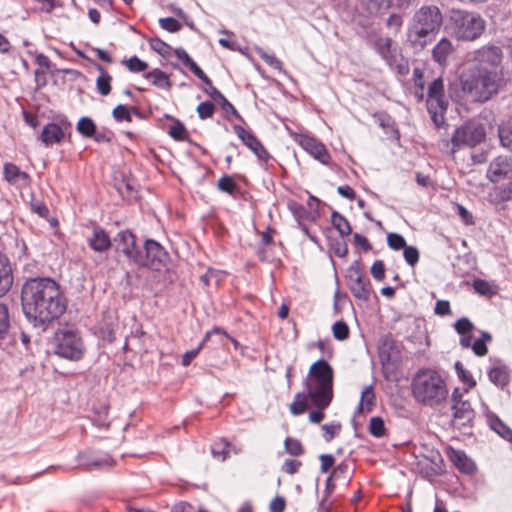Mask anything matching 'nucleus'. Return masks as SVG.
<instances>
[{
  "mask_svg": "<svg viewBox=\"0 0 512 512\" xmlns=\"http://www.w3.org/2000/svg\"><path fill=\"white\" fill-rule=\"evenodd\" d=\"M23 312L34 327L45 331L66 310L67 301L51 278L28 279L21 292Z\"/></svg>",
  "mask_w": 512,
  "mask_h": 512,
  "instance_id": "obj_1",
  "label": "nucleus"
},
{
  "mask_svg": "<svg viewBox=\"0 0 512 512\" xmlns=\"http://www.w3.org/2000/svg\"><path fill=\"white\" fill-rule=\"evenodd\" d=\"M443 22L444 15L438 5L433 3L421 5L407 22L406 43L414 51L424 50L436 38Z\"/></svg>",
  "mask_w": 512,
  "mask_h": 512,
  "instance_id": "obj_2",
  "label": "nucleus"
},
{
  "mask_svg": "<svg viewBox=\"0 0 512 512\" xmlns=\"http://www.w3.org/2000/svg\"><path fill=\"white\" fill-rule=\"evenodd\" d=\"M411 393L417 403L435 408L446 401L449 392L445 380L436 370L421 368L412 377Z\"/></svg>",
  "mask_w": 512,
  "mask_h": 512,
  "instance_id": "obj_3",
  "label": "nucleus"
},
{
  "mask_svg": "<svg viewBox=\"0 0 512 512\" xmlns=\"http://www.w3.org/2000/svg\"><path fill=\"white\" fill-rule=\"evenodd\" d=\"M464 94L473 102L485 103L496 95L502 85L499 72L484 66L467 70L460 78Z\"/></svg>",
  "mask_w": 512,
  "mask_h": 512,
  "instance_id": "obj_4",
  "label": "nucleus"
},
{
  "mask_svg": "<svg viewBox=\"0 0 512 512\" xmlns=\"http://www.w3.org/2000/svg\"><path fill=\"white\" fill-rule=\"evenodd\" d=\"M448 28L458 41L472 42L485 32L486 21L477 12L453 9L450 12Z\"/></svg>",
  "mask_w": 512,
  "mask_h": 512,
  "instance_id": "obj_5",
  "label": "nucleus"
},
{
  "mask_svg": "<svg viewBox=\"0 0 512 512\" xmlns=\"http://www.w3.org/2000/svg\"><path fill=\"white\" fill-rule=\"evenodd\" d=\"M308 376L312 378L310 383L312 404L327 408L333 399V368L326 360L318 359L311 365Z\"/></svg>",
  "mask_w": 512,
  "mask_h": 512,
  "instance_id": "obj_6",
  "label": "nucleus"
},
{
  "mask_svg": "<svg viewBox=\"0 0 512 512\" xmlns=\"http://www.w3.org/2000/svg\"><path fill=\"white\" fill-rule=\"evenodd\" d=\"M426 106L434 125L437 128L442 127L445 124V114L449 106V100L445 95L442 77L434 79L429 84Z\"/></svg>",
  "mask_w": 512,
  "mask_h": 512,
  "instance_id": "obj_7",
  "label": "nucleus"
},
{
  "mask_svg": "<svg viewBox=\"0 0 512 512\" xmlns=\"http://www.w3.org/2000/svg\"><path fill=\"white\" fill-rule=\"evenodd\" d=\"M55 353L69 360L83 357L85 346L80 334L72 329L59 330L55 335Z\"/></svg>",
  "mask_w": 512,
  "mask_h": 512,
  "instance_id": "obj_8",
  "label": "nucleus"
},
{
  "mask_svg": "<svg viewBox=\"0 0 512 512\" xmlns=\"http://www.w3.org/2000/svg\"><path fill=\"white\" fill-rule=\"evenodd\" d=\"M486 136L485 128L482 124L468 121L456 128L451 142L453 151L461 146L475 147L480 144Z\"/></svg>",
  "mask_w": 512,
  "mask_h": 512,
  "instance_id": "obj_9",
  "label": "nucleus"
},
{
  "mask_svg": "<svg viewBox=\"0 0 512 512\" xmlns=\"http://www.w3.org/2000/svg\"><path fill=\"white\" fill-rule=\"evenodd\" d=\"M346 278L352 295L359 301L367 302L370 299L372 285L365 277L358 261L348 268Z\"/></svg>",
  "mask_w": 512,
  "mask_h": 512,
  "instance_id": "obj_10",
  "label": "nucleus"
},
{
  "mask_svg": "<svg viewBox=\"0 0 512 512\" xmlns=\"http://www.w3.org/2000/svg\"><path fill=\"white\" fill-rule=\"evenodd\" d=\"M469 62H475L481 66L489 65L498 67L503 60V51L501 47L494 44H486L467 54Z\"/></svg>",
  "mask_w": 512,
  "mask_h": 512,
  "instance_id": "obj_11",
  "label": "nucleus"
},
{
  "mask_svg": "<svg viewBox=\"0 0 512 512\" xmlns=\"http://www.w3.org/2000/svg\"><path fill=\"white\" fill-rule=\"evenodd\" d=\"M141 258L142 261L137 262V265L160 270L167 258V253L158 242L148 239L143 249H141Z\"/></svg>",
  "mask_w": 512,
  "mask_h": 512,
  "instance_id": "obj_12",
  "label": "nucleus"
},
{
  "mask_svg": "<svg viewBox=\"0 0 512 512\" xmlns=\"http://www.w3.org/2000/svg\"><path fill=\"white\" fill-rule=\"evenodd\" d=\"M116 249L128 260L137 264L141 262V248L136 243V237L130 231H120L115 237Z\"/></svg>",
  "mask_w": 512,
  "mask_h": 512,
  "instance_id": "obj_13",
  "label": "nucleus"
},
{
  "mask_svg": "<svg viewBox=\"0 0 512 512\" xmlns=\"http://www.w3.org/2000/svg\"><path fill=\"white\" fill-rule=\"evenodd\" d=\"M233 130L242 143L249 148L260 161L267 162L270 155L260 140L250 130L241 125H234Z\"/></svg>",
  "mask_w": 512,
  "mask_h": 512,
  "instance_id": "obj_14",
  "label": "nucleus"
},
{
  "mask_svg": "<svg viewBox=\"0 0 512 512\" xmlns=\"http://www.w3.org/2000/svg\"><path fill=\"white\" fill-rule=\"evenodd\" d=\"M453 423L459 428H471L475 419V411L469 400L451 404Z\"/></svg>",
  "mask_w": 512,
  "mask_h": 512,
  "instance_id": "obj_15",
  "label": "nucleus"
},
{
  "mask_svg": "<svg viewBox=\"0 0 512 512\" xmlns=\"http://www.w3.org/2000/svg\"><path fill=\"white\" fill-rule=\"evenodd\" d=\"M371 45L387 65L395 64L399 53L398 49L393 47V40L390 37L376 35L371 39Z\"/></svg>",
  "mask_w": 512,
  "mask_h": 512,
  "instance_id": "obj_16",
  "label": "nucleus"
},
{
  "mask_svg": "<svg viewBox=\"0 0 512 512\" xmlns=\"http://www.w3.org/2000/svg\"><path fill=\"white\" fill-rule=\"evenodd\" d=\"M299 144L315 160L319 161L323 165H329L331 156L323 143L313 137L304 135L301 136Z\"/></svg>",
  "mask_w": 512,
  "mask_h": 512,
  "instance_id": "obj_17",
  "label": "nucleus"
},
{
  "mask_svg": "<svg viewBox=\"0 0 512 512\" xmlns=\"http://www.w3.org/2000/svg\"><path fill=\"white\" fill-rule=\"evenodd\" d=\"M80 466L85 469L98 468L102 466H112L113 459L108 455H96L93 452H81L78 454Z\"/></svg>",
  "mask_w": 512,
  "mask_h": 512,
  "instance_id": "obj_18",
  "label": "nucleus"
},
{
  "mask_svg": "<svg viewBox=\"0 0 512 512\" xmlns=\"http://www.w3.org/2000/svg\"><path fill=\"white\" fill-rule=\"evenodd\" d=\"M226 194L231 195L234 199H246L247 182L243 176L233 175L226 176Z\"/></svg>",
  "mask_w": 512,
  "mask_h": 512,
  "instance_id": "obj_19",
  "label": "nucleus"
},
{
  "mask_svg": "<svg viewBox=\"0 0 512 512\" xmlns=\"http://www.w3.org/2000/svg\"><path fill=\"white\" fill-rule=\"evenodd\" d=\"M13 273L8 257L0 252V298L12 287Z\"/></svg>",
  "mask_w": 512,
  "mask_h": 512,
  "instance_id": "obj_20",
  "label": "nucleus"
},
{
  "mask_svg": "<svg viewBox=\"0 0 512 512\" xmlns=\"http://www.w3.org/2000/svg\"><path fill=\"white\" fill-rule=\"evenodd\" d=\"M454 46L447 37L441 38L432 49V59L440 66H446L449 56L453 53Z\"/></svg>",
  "mask_w": 512,
  "mask_h": 512,
  "instance_id": "obj_21",
  "label": "nucleus"
},
{
  "mask_svg": "<svg viewBox=\"0 0 512 512\" xmlns=\"http://www.w3.org/2000/svg\"><path fill=\"white\" fill-rule=\"evenodd\" d=\"M4 177L10 184L19 188L26 187L29 184L28 174L12 163L4 165Z\"/></svg>",
  "mask_w": 512,
  "mask_h": 512,
  "instance_id": "obj_22",
  "label": "nucleus"
},
{
  "mask_svg": "<svg viewBox=\"0 0 512 512\" xmlns=\"http://www.w3.org/2000/svg\"><path fill=\"white\" fill-rule=\"evenodd\" d=\"M509 170L510 165L507 162V159L503 157H497L489 164L487 169V178L491 182H499L508 174Z\"/></svg>",
  "mask_w": 512,
  "mask_h": 512,
  "instance_id": "obj_23",
  "label": "nucleus"
},
{
  "mask_svg": "<svg viewBox=\"0 0 512 512\" xmlns=\"http://www.w3.org/2000/svg\"><path fill=\"white\" fill-rule=\"evenodd\" d=\"M450 459L455 467L462 473L472 475L476 471L474 461L462 450H452Z\"/></svg>",
  "mask_w": 512,
  "mask_h": 512,
  "instance_id": "obj_24",
  "label": "nucleus"
},
{
  "mask_svg": "<svg viewBox=\"0 0 512 512\" xmlns=\"http://www.w3.org/2000/svg\"><path fill=\"white\" fill-rule=\"evenodd\" d=\"M65 136L63 129L56 123H48L41 133V140L46 146L60 143Z\"/></svg>",
  "mask_w": 512,
  "mask_h": 512,
  "instance_id": "obj_25",
  "label": "nucleus"
},
{
  "mask_svg": "<svg viewBox=\"0 0 512 512\" xmlns=\"http://www.w3.org/2000/svg\"><path fill=\"white\" fill-rule=\"evenodd\" d=\"M304 386L306 388V391L298 392L294 396L293 402L290 404L289 410L292 415L298 416L303 414L306 411L307 408V399H310V393H311V384L308 380H305Z\"/></svg>",
  "mask_w": 512,
  "mask_h": 512,
  "instance_id": "obj_26",
  "label": "nucleus"
},
{
  "mask_svg": "<svg viewBox=\"0 0 512 512\" xmlns=\"http://www.w3.org/2000/svg\"><path fill=\"white\" fill-rule=\"evenodd\" d=\"M487 424L491 430L506 441H512V430L493 412L486 414Z\"/></svg>",
  "mask_w": 512,
  "mask_h": 512,
  "instance_id": "obj_27",
  "label": "nucleus"
},
{
  "mask_svg": "<svg viewBox=\"0 0 512 512\" xmlns=\"http://www.w3.org/2000/svg\"><path fill=\"white\" fill-rule=\"evenodd\" d=\"M489 380L497 387L504 388L510 381V369L506 365H499L488 371Z\"/></svg>",
  "mask_w": 512,
  "mask_h": 512,
  "instance_id": "obj_28",
  "label": "nucleus"
},
{
  "mask_svg": "<svg viewBox=\"0 0 512 512\" xmlns=\"http://www.w3.org/2000/svg\"><path fill=\"white\" fill-rule=\"evenodd\" d=\"M362 6L372 16L384 15L392 8L390 0H362Z\"/></svg>",
  "mask_w": 512,
  "mask_h": 512,
  "instance_id": "obj_29",
  "label": "nucleus"
},
{
  "mask_svg": "<svg viewBox=\"0 0 512 512\" xmlns=\"http://www.w3.org/2000/svg\"><path fill=\"white\" fill-rule=\"evenodd\" d=\"M375 405V392L372 385L365 386L361 391L360 401L355 411L356 414L370 412Z\"/></svg>",
  "mask_w": 512,
  "mask_h": 512,
  "instance_id": "obj_30",
  "label": "nucleus"
},
{
  "mask_svg": "<svg viewBox=\"0 0 512 512\" xmlns=\"http://www.w3.org/2000/svg\"><path fill=\"white\" fill-rule=\"evenodd\" d=\"M89 245L94 251L104 252L110 247L111 242L103 229L95 228L92 237L89 239Z\"/></svg>",
  "mask_w": 512,
  "mask_h": 512,
  "instance_id": "obj_31",
  "label": "nucleus"
},
{
  "mask_svg": "<svg viewBox=\"0 0 512 512\" xmlns=\"http://www.w3.org/2000/svg\"><path fill=\"white\" fill-rule=\"evenodd\" d=\"M95 68L99 72V76L96 79L97 91L102 96H107L111 92L112 76L99 64H96Z\"/></svg>",
  "mask_w": 512,
  "mask_h": 512,
  "instance_id": "obj_32",
  "label": "nucleus"
},
{
  "mask_svg": "<svg viewBox=\"0 0 512 512\" xmlns=\"http://www.w3.org/2000/svg\"><path fill=\"white\" fill-rule=\"evenodd\" d=\"M498 136L501 145L512 152V119L499 125Z\"/></svg>",
  "mask_w": 512,
  "mask_h": 512,
  "instance_id": "obj_33",
  "label": "nucleus"
},
{
  "mask_svg": "<svg viewBox=\"0 0 512 512\" xmlns=\"http://www.w3.org/2000/svg\"><path fill=\"white\" fill-rule=\"evenodd\" d=\"M331 222L333 227L339 232L341 237L348 236L351 234V226L348 220L337 211H333L331 214Z\"/></svg>",
  "mask_w": 512,
  "mask_h": 512,
  "instance_id": "obj_34",
  "label": "nucleus"
},
{
  "mask_svg": "<svg viewBox=\"0 0 512 512\" xmlns=\"http://www.w3.org/2000/svg\"><path fill=\"white\" fill-rule=\"evenodd\" d=\"M145 78L159 88L169 89L171 84L167 74L160 69H153L152 71L145 74Z\"/></svg>",
  "mask_w": 512,
  "mask_h": 512,
  "instance_id": "obj_35",
  "label": "nucleus"
},
{
  "mask_svg": "<svg viewBox=\"0 0 512 512\" xmlns=\"http://www.w3.org/2000/svg\"><path fill=\"white\" fill-rule=\"evenodd\" d=\"M328 245L331 251L339 257L344 258L348 254V246L347 243L344 241L343 237L339 235V237H327Z\"/></svg>",
  "mask_w": 512,
  "mask_h": 512,
  "instance_id": "obj_36",
  "label": "nucleus"
},
{
  "mask_svg": "<svg viewBox=\"0 0 512 512\" xmlns=\"http://www.w3.org/2000/svg\"><path fill=\"white\" fill-rule=\"evenodd\" d=\"M288 208L293 214V216L296 218L298 223L301 222L302 219L314 220L316 218V216L313 215L312 212L308 211L302 204L296 201L289 202Z\"/></svg>",
  "mask_w": 512,
  "mask_h": 512,
  "instance_id": "obj_37",
  "label": "nucleus"
},
{
  "mask_svg": "<svg viewBox=\"0 0 512 512\" xmlns=\"http://www.w3.org/2000/svg\"><path fill=\"white\" fill-rule=\"evenodd\" d=\"M454 367L459 380L467 386L466 391L476 386V381L472 374L464 368L460 361H456Z\"/></svg>",
  "mask_w": 512,
  "mask_h": 512,
  "instance_id": "obj_38",
  "label": "nucleus"
},
{
  "mask_svg": "<svg viewBox=\"0 0 512 512\" xmlns=\"http://www.w3.org/2000/svg\"><path fill=\"white\" fill-rule=\"evenodd\" d=\"M376 116L378 118L379 126L385 129L386 133L391 132L396 139L400 138V133L398 128L396 127L395 121L389 114L379 113Z\"/></svg>",
  "mask_w": 512,
  "mask_h": 512,
  "instance_id": "obj_39",
  "label": "nucleus"
},
{
  "mask_svg": "<svg viewBox=\"0 0 512 512\" xmlns=\"http://www.w3.org/2000/svg\"><path fill=\"white\" fill-rule=\"evenodd\" d=\"M259 57L271 68L282 71L283 63L274 54L267 53L263 48H256Z\"/></svg>",
  "mask_w": 512,
  "mask_h": 512,
  "instance_id": "obj_40",
  "label": "nucleus"
},
{
  "mask_svg": "<svg viewBox=\"0 0 512 512\" xmlns=\"http://www.w3.org/2000/svg\"><path fill=\"white\" fill-rule=\"evenodd\" d=\"M369 432L376 438H381L386 434L385 424L381 417L375 416L370 419Z\"/></svg>",
  "mask_w": 512,
  "mask_h": 512,
  "instance_id": "obj_41",
  "label": "nucleus"
},
{
  "mask_svg": "<svg viewBox=\"0 0 512 512\" xmlns=\"http://www.w3.org/2000/svg\"><path fill=\"white\" fill-rule=\"evenodd\" d=\"M379 357H380V362H381V366H382V372H383V376L386 380H391L393 379V370H394V367L391 363V356L388 352H386L385 350H382L380 353H379Z\"/></svg>",
  "mask_w": 512,
  "mask_h": 512,
  "instance_id": "obj_42",
  "label": "nucleus"
},
{
  "mask_svg": "<svg viewBox=\"0 0 512 512\" xmlns=\"http://www.w3.org/2000/svg\"><path fill=\"white\" fill-rule=\"evenodd\" d=\"M349 327L343 320L336 321L332 326V333L336 340L344 341L349 337Z\"/></svg>",
  "mask_w": 512,
  "mask_h": 512,
  "instance_id": "obj_43",
  "label": "nucleus"
},
{
  "mask_svg": "<svg viewBox=\"0 0 512 512\" xmlns=\"http://www.w3.org/2000/svg\"><path fill=\"white\" fill-rule=\"evenodd\" d=\"M285 451L292 456H300L304 453L301 442L296 438L287 437L284 441Z\"/></svg>",
  "mask_w": 512,
  "mask_h": 512,
  "instance_id": "obj_44",
  "label": "nucleus"
},
{
  "mask_svg": "<svg viewBox=\"0 0 512 512\" xmlns=\"http://www.w3.org/2000/svg\"><path fill=\"white\" fill-rule=\"evenodd\" d=\"M387 245L392 250L398 251L404 249L407 246V243L405 238L401 234L391 232L388 233L387 235Z\"/></svg>",
  "mask_w": 512,
  "mask_h": 512,
  "instance_id": "obj_45",
  "label": "nucleus"
},
{
  "mask_svg": "<svg viewBox=\"0 0 512 512\" xmlns=\"http://www.w3.org/2000/svg\"><path fill=\"white\" fill-rule=\"evenodd\" d=\"M77 130L82 135H84L86 137H91L96 130V126L90 118L83 117L79 120V122L77 124Z\"/></svg>",
  "mask_w": 512,
  "mask_h": 512,
  "instance_id": "obj_46",
  "label": "nucleus"
},
{
  "mask_svg": "<svg viewBox=\"0 0 512 512\" xmlns=\"http://www.w3.org/2000/svg\"><path fill=\"white\" fill-rule=\"evenodd\" d=\"M149 45L152 50L157 52L158 54L162 56H168L172 53L173 49L171 46L166 44L164 41H162L159 38H152L149 41Z\"/></svg>",
  "mask_w": 512,
  "mask_h": 512,
  "instance_id": "obj_47",
  "label": "nucleus"
},
{
  "mask_svg": "<svg viewBox=\"0 0 512 512\" xmlns=\"http://www.w3.org/2000/svg\"><path fill=\"white\" fill-rule=\"evenodd\" d=\"M10 327L9 311L5 304L0 303V339L4 338Z\"/></svg>",
  "mask_w": 512,
  "mask_h": 512,
  "instance_id": "obj_48",
  "label": "nucleus"
},
{
  "mask_svg": "<svg viewBox=\"0 0 512 512\" xmlns=\"http://www.w3.org/2000/svg\"><path fill=\"white\" fill-rule=\"evenodd\" d=\"M403 257L409 266L414 267L419 261V251L417 247L407 245L403 249Z\"/></svg>",
  "mask_w": 512,
  "mask_h": 512,
  "instance_id": "obj_49",
  "label": "nucleus"
},
{
  "mask_svg": "<svg viewBox=\"0 0 512 512\" xmlns=\"http://www.w3.org/2000/svg\"><path fill=\"white\" fill-rule=\"evenodd\" d=\"M454 329L460 335L470 334L474 324L468 318L462 317L455 322Z\"/></svg>",
  "mask_w": 512,
  "mask_h": 512,
  "instance_id": "obj_50",
  "label": "nucleus"
},
{
  "mask_svg": "<svg viewBox=\"0 0 512 512\" xmlns=\"http://www.w3.org/2000/svg\"><path fill=\"white\" fill-rule=\"evenodd\" d=\"M124 63L131 72L135 73L145 71L148 67V64L140 60L137 56H132Z\"/></svg>",
  "mask_w": 512,
  "mask_h": 512,
  "instance_id": "obj_51",
  "label": "nucleus"
},
{
  "mask_svg": "<svg viewBox=\"0 0 512 512\" xmlns=\"http://www.w3.org/2000/svg\"><path fill=\"white\" fill-rule=\"evenodd\" d=\"M112 114H113L114 119L118 122H121V121L131 122L132 121V116H131L130 110L125 105L116 106L113 109Z\"/></svg>",
  "mask_w": 512,
  "mask_h": 512,
  "instance_id": "obj_52",
  "label": "nucleus"
},
{
  "mask_svg": "<svg viewBox=\"0 0 512 512\" xmlns=\"http://www.w3.org/2000/svg\"><path fill=\"white\" fill-rule=\"evenodd\" d=\"M473 288L481 295L491 296L495 293L492 285L486 280L477 279L473 282Z\"/></svg>",
  "mask_w": 512,
  "mask_h": 512,
  "instance_id": "obj_53",
  "label": "nucleus"
},
{
  "mask_svg": "<svg viewBox=\"0 0 512 512\" xmlns=\"http://www.w3.org/2000/svg\"><path fill=\"white\" fill-rule=\"evenodd\" d=\"M403 16L399 13H391L386 19L387 28L393 30L394 32H399L403 25Z\"/></svg>",
  "mask_w": 512,
  "mask_h": 512,
  "instance_id": "obj_54",
  "label": "nucleus"
},
{
  "mask_svg": "<svg viewBox=\"0 0 512 512\" xmlns=\"http://www.w3.org/2000/svg\"><path fill=\"white\" fill-rule=\"evenodd\" d=\"M169 135L176 140H183L186 137L187 132L181 122L175 121L169 127Z\"/></svg>",
  "mask_w": 512,
  "mask_h": 512,
  "instance_id": "obj_55",
  "label": "nucleus"
},
{
  "mask_svg": "<svg viewBox=\"0 0 512 512\" xmlns=\"http://www.w3.org/2000/svg\"><path fill=\"white\" fill-rule=\"evenodd\" d=\"M371 275L376 281H382L385 278V265L382 260H375L370 269Z\"/></svg>",
  "mask_w": 512,
  "mask_h": 512,
  "instance_id": "obj_56",
  "label": "nucleus"
},
{
  "mask_svg": "<svg viewBox=\"0 0 512 512\" xmlns=\"http://www.w3.org/2000/svg\"><path fill=\"white\" fill-rule=\"evenodd\" d=\"M161 28L168 32H177L181 28V24L178 20L172 17L161 18L159 20Z\"/></svg>",
  "mask_w": 512,
  "mask_h": 512,
  "instance_id": "obj_57",
  "label": "nucleus"
},
{
  "mask_svg": "<svg viewBox=\"0 0 512 512\" xmlns=\"http://www.w3.org/2000/svg\"><path fill=\"white\" fill-rule=\"evenodd\" d=\"M302 466L301 461L295 459H286L282 465V471L293 475L298 472L299 468Z\"/></svg>",
  "mask_w": 512,
  "mask_h": 512,
  "instance_id": "obj_58",
  "label": "nucleus"
},
{
  "mask_svg": "<svg viewBox=\"0 0 512 512\" xmlns=\"http://www.w3.org/2000/svg\"><path fill=\"white\" fill-rule=\"evenodd\" d=\"M324 430V439L327 442H330L336 435V433L341 429L340 423H329L322 426Z\"/></svg>",
  "mask_w": 512,
  "mask_h": 512,
  "instance_id": "obj_59",
  "label": "nucleus"
},
{
  "mask_svg": "<svg viewBox=\"0 0 512 512\" xmlns=\"http://www.w3.org/2000/svg\"><path fill=\"white\" fill-rule=\"evenodd\" d=\"M392 70H395L399 75H406L409 72V66L403 57L399 54L394 65H388Z\"/></svg>",
  "mask_w": 512,
  "mask_h": 512,
  "instance_id": "obj_60",
  "label": "nucleus"
},
{
  "mask_svg": "<svg viewBox=\"0 0 512 512\" xmlns=\"http://www.w3.org/2000/svg\"><path fill=\"white\" fill-rule=\"evenodd\" d=\"M197 112L202 119L211 117L214 112V105L210 102H202L198 105Z\"/></svg>",
  "mask_w": 512,
  "mask_h": 512,
  "instance_id": "obj_61",
  "label": "nucleus"
},
{
  "mask_svg": "<svg viewBox=\"0 0 512 512\" xmlns=\"http://www.w3.org/2000/svg\"><path fill=\"white\" fill-rule=\"evenodd\" d=\"M434 312L439 316H446L451 313L450 303L447 300H438L435 304Z\"/></svg>",
  "mask_w": 512,
  "mask_h": 512,
  "instance_id": "obj_62",
  "label": "nucleus"
},
{
  "mask_svg": "<svg viewBox=\"0 0 512 512\" xmlns=\"http://www.w3.org/2000/svg\"><path fill=\"white\" fill-rule=\"evenodd\" d=\"M286 506V501L284 497L277 496L275 497L269 505L270 512H283Z\"/></svg>",
  "mask_w": 512,
  "mask_h": 512,
  "instance_id": "obj_63",
  "label": "nucleus"
},
{
  "mask_svg": "<svg viewBox=\"0 0 512 512\" xmlns=\"http://www.w3.org/2000/svg\"><path fill=\"white\" fill-rule=\"evenodd\" d=\"M320 461H321V472L326 473L328 470H330L334 465V457L331 454H322L320 455Z\"/></svg>",
  "mask_w": 512,
  "mask_h": 512,
  "instance_id": "obj_64",
  "label": "nucleus"
}]
</instances>
